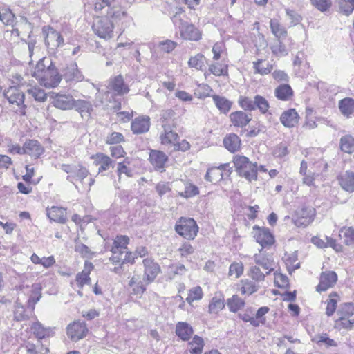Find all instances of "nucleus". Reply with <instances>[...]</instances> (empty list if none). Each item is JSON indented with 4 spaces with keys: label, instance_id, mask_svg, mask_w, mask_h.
I'll return each mask as SVG.
<instances>
[{
    "label": "nucleus",
    "instance_id": "obj_1",
    "mask_svg": "<svg viewBox=\"0 0 354 354\" xmlns=\"http://www.w3.org/2000/svg\"><path fill=\"white\" fill-rule=\"evenodd\" d=\"M41 85L53 88L60 82L61 77L50 58L43 57L37 62L32 73Z\"/></svg>",
    "mask_w": 354,
    "mask_h": 354
},
{
    "label": "nucleus",
    "instance_id": "obj_2",
    "mask_svg": "<svg viewBox=\"0 0 354 354\" xmlns=\"http://www.w3.org/2000/svg\"><path fill=\"white\" fill-rule=\"evenodd\" d=\"M128 243L129 238L127 236H116L111 249L112 257L110 258L113 263L123 264L133 262L134 257L127 251Z\"/></svg>",
    "mask_w": 354,
    "mask_h": 354
},
{
    "label": "nucleus",
    "instance_id": "obj_3",
    "mask_svg": "<svg viewBox=\"0 0 354 354\" xmlns=\"http://www.w3.org/2000/svg\"><path fill=\"white\" fill-rule=\"evenodd\" d=\"M233 162L241 176L249 181L257 180L258 171L257 163H252L247 157L241 156H235Z\"/></svg>",
    "mask_w": 354,
    "mask_h": 354
},
{
    "label": "nucleus",
    "instance_id": "obj_4",
    "mask_svg": "<svg viewBox=\"0 0 354 354\" xmlns=\"http://www.w3.org/2000/svg\"><path fill=\"white\" fill-rule=\"evenodd\" d=\"M175 230L183 238L193 240L197 236L198 227L193 218L181 217L175 225Z\"/></svg>",
    "mask_w": 354,
    "mask_h": 354
},
{
    "label": "nucleus",
    "instance_id": "obj_5",
    "mask_svg": "<svg viewBox=\"0 0 354 354\" xmlns=\"http://www.w3.org/2000/svg\"><path fill=\"white\" fill-rule=\"evenodd\" d=\"M12 109L20 115L26 114V106L24 104V94L16 87H10L4 93Z\"/></svg>",
    "mask_w": 354,
    "mask_h": 354
},
{
    "label": "nucleus",
    "instance_id": "obj_6",
    "mask_svg": "<svg viewBox=\"0 0 354 354\" xmlns=\"http://www.w3.org/2000/svg\"><path fill=\"white\" fill-rule=\"evenodd\" d=\"M315 210L310 207L298 209L292 214V222L297 227H306L314 220Z\"/></svg>",
    "mask_w": 354,
    "mask_h": 354
},
{
    "label": "nucleus",
    "instance_id": "obj_7",
    "mask_svg": "<svg viewBox=\"0 0 354 354\" xmlns=\"http://www.w3.org/2000/svg\"><path fill=\"white\" fill-rule=\"evenodd\" d=\"M61 169L66 173L68 174L67 180L73 183L74 185L75 182L77 180L82 182L89 174L88 170L80 164H63L61 166Z\"/></svg>",
    "mask_w": 354,
    "mask_h": 354
},
{
    "label": "nucleus",
    "instance_id": "obj_8",
    "mask_svg": "<svg viewBox=\"0 0 354 354\" xmlns=\"http://www.w3.org/2000/svg\"><path fill=\"white\" fill-rule=\"evenodd\" d=\"M252 235L262 248H269L274 243V237L269 229L254 225L252 227Z\"/></svg>",
    "mask_w": 354,
    "mask_h": 354
},
{
    "label": "nucleus",
    "instance_id": "obj_9",
    "mask_svg": "<svg viewBox=\"0 0 354 354\" xmlns=\"http://www.w3.org/2000/svg\"><path fill=\"white\" fill-rule=\"evenodd\" d=\"M43 35L45 38L46 46L50 50H54L60 46L64 42V39L60 33L54 30L50 26H44Z\"/></svg>",
    "mask_w": 354,
    "mask_h": 354
},
{
    "label": "nucleus",
    "instance_id": "obj_10",
    "mask_svg": "<svg viewBox=\"0 0 354 354\" xmlns=\"http://www.w3.org/2000/svg\"><path fill=\"white\" fill-rule=\"evenodd\" d=\"M295 43L291 38L277 39L270 45L274 55L278 57L286 56L294 48Z\"/></svg>",
    "mask_w": 354,
    "mask_h": 354
},
{
    "label": "nucleus",
    "instance_id": "obj_11",
    "mask_svg": "<svg viewBox=\"0 0 354 354\" xmlns=\"http://www.w3.org/2000/svg\"><path fill=\"white\" fill-rule=\"evenodd\" d=\"M107 92L113 95H123L129 93V88L124 83L121 75L115 76L109 80Z\"/></svg>",
    "mask_w": 354,
    "mask_h": 354
},
{
    "label": "nucleus",
    "instance_id": "obj_12",
    "mask_svg": "<svg viewBox=\"0 0 354 354\" xmlns=\"http://www.w3.org/2000/svg\"><path fill=\"white\" fill-rule=\"evenodd\" d=\"M142 262L145 267L143 281L149 284L154 281L160 268L159 265L151 258H145Z\"/></svg>",
    "mask_w": 354,
    "mask_h": 354
},
{
    "label": "nucleus",
    "instance_id": "obj_13",
    "mask_svg": "<svg viewBox=\"0 0 354 354\" xmlns=\"http://www.w3.org/2000/svg\"><path fill=\"white\" fill-rule=\"evenodd\" d=\"M163 131L160 134L161 144L172 150L176 141L178 140V134L174 131L169 124H162Z\"/></svg>",
    "mask_w": 354,
    "mask_h": 354
},
{
    "label": "nucleus",
    "instance_id": "obj_14",
    "mask_svg": "<svg viewBox=\"0 0 354 354\" xmlns=\"http://www.w3.org/2000/svg\"><path fill=\"white\" fill-rule=\"evenodd\" d=\"M87 333L88 328L84 322H74L67 327V335L74 342L86 337Z\"/></svg>",
    "mask_w": 354,
    "mask_h": 354
},
{
    "label": "nucleus",
    "instance_id": "obj_15",
    "mask_svg": "<svg viewBox=\"0 0 354 354\" xmlns=\"http://www.w3.org/2000/svg\"><path fill=\"white\" fill-rule=\"evenodd\" d=\"M337 280V276L333 271L323 272L319 278V283L317 286L319 292L326 291L333 287Z\"/></svg>",
    "mask_w": 354,
    "mask_h": 354
},
{
    "label": "nucleus",
    "instance_id": "obj_16",
    "mask_svg": "<svg viewBox=\"0 0 354 354\" xmlns=\"http://www.w3.org/2000/svg\"><path fill=\"white\" fill-rule=\"evenodd\" d=\"M179 30L184 39L198 41L201 38V32L193 24H181Z\"/></svg>",
    "mask_w": 354,
    "mask_h": 354
},
{
    "label": "nucleus",
    "instance_id": "obj_17",
    "mask_svg": "<svg viewBox=\"0 0 354 354\" xmlns=\"http://www.w3.org/2000/svg\"><path fill=\"white\" fill-rule=\"evenodd\" d=\"M149 160L156 170L163 171L165 164L168 160V157L161 151L151 150L149 153Z\"/></svg>",
    "mask_w": 354,
    "mask_h": 354
},
{
    "label": "nucleus",
    "instance_id": "obj_18",
    "mask_svg": "<svg viewBox=\"0 0 354 354\" xmlns=\"http://www.w3.org/2000/svg\"><path fill=\"white\" fill-rule=\"evenodd\" d=\"M53 104L55 107L62 110H70L73 109L74 99L71 95L64 94H55Z\"/></svg>",
    "mask_w": 354,
    "mask_h": 354
},
{
    "label": "nucleus",
    "instance_id": "obj_19",
    "mask_svg": "<svg viewBox=\"0 0 354 354\" xmlns=\"http://www.w3.org/2000/svg\"><path fill=\"white\" fill-rule=\"evenodd\" d=\"M299 115L295 109H290L282 113L280 116L281 124L286 127H293L299 122Z\"/></svg>",
    "mask_w": 354,
    "mask_h": 354
},
{
    "label": "nucleus",
    "instance_id": "obj_20",
    "mask_svg": "<svg viewBox=\"0 0 354 354\" xmlns=\"http://www.w3.org/2000/svg\"><path fill=\"white\" fill-rule=\"evenodd\" d=\"M150 118L149 116H140L131 122V130L133 133H143L149 129Z\"/></svg>",
    "mask_w": 354,
    "mask_h": 354
},
{
    "label": "nucleus",
    "instance_id": "obj_21",
    "mask_svg": "<svg viewBox=\"0 0 354 354\" xmlns=\"http://www.w3.org/2000/svg\"><path fill=\"white\" fill-rule=\"evenodd\" d=\"M113 24H93L94 32L100 38L110 39L113 35Z\"/></svg>",
    "mask_w": 354,
    "mask_h": 354
},
{
    "label": "nucleus",
    "instance_id": "obj_22",
    "mask_svg": "<svg viewBox=\"0 0 354 354\" xmlns=\"http://www.w3.org/2000/svg\"><path fill=\"white\" fill-rule=\"evenodd\" d=\"M24 153L32 157L39 158L44 152V149L39 142L35 140H30L26 142L23 146Z\"/></svg>",
    "mask_w": 354,
    "mask_h": 354
},
{
    "label": "nucleus",
    "instance_id": "obj_23",
    "mask_svg": "<svg viewBox=\"0 0 354 354\" xmlns=\"http://www.w3.org/2000/svg\"><path fill=\"white\" fill-rule=\"evenodd\" d=\"M46 215L50 220L57 223H64L66 219V209L56 206L47 208Z\"/></svg>",
    "mask_w": 354,
    "mask_h": 354
},
{
    "label": "nucleus",
    "instance_id": "obj_24",
    "mask_svg": "<svg viewBox=\"0 0 354 354\" xmlns=\"http://www.w3.org/2000/svg\"><path fill=\"white\" fill-rule=\"evenodd\" d=\"M194 333L190 324L185 322H179L176 325V334L183 341H187Z\"/></svg>",
    "mask_w": 354,
    "mask_h": 354
},
{
    "label": "nucleus",
    "instance_id": "obj_25",
    "mask_svg": "<svg viewBox=\"0 0 354 354\" xmlns=\"http://www.w3.org/2000/svg\"><path fill=\"white\" fill-rule=\"evenodd\" d=\"M253 259L257 265L261 266L263 270H268L267 274L274 270V263L270 257L259 253L255 254Z\"/></svg>",
    "mask_w": 354,
    "mask_h": 354
},
{
    "label": "nucleus",
    "instance_id": "obj_26",
    "mask_svg": "<svg viewBox=\"0 0 354 354\" xmlns=\"http://www.w3.org/2000/svg\"><path fill=\"white\" fill-rule=\"evenodd\" d=\"M230 118L233 125L238 127L246 126L251 120L250 115L243 111L232 112L230 115Z\"/></svg>",
    "mask_w": 354,
    "mask_h": 354
},
{
    "label": "nucleus",
    "instance_id": "obj_27",
    "mask_svg": "<svg viewBox=\"0 0 354 354\" xmlns=\"http://www.w3.org/2000/svg\"><path fill=\"white\" fill-rule=\"evenodd\" d=\"M338 107L341 113L349 118L354 113V99L346 97L339 100Z\"/></svg>",
    "mask_w": 354,
    "mask_h": 354
},
{
    "label": "nucleus",
    "instance_id": "obj_28",
    "mask_svg": "<svg viewBox=\"0 0 354 354\" xmlns=\"http://www.w3.org/2000/svg\"><path fill=\"white\" fill-rule=\"evenodd\" d=\"M31 328L33 330L34 334L38 339L48 337L53 335L55 333V328H46L38 322H35L32 324Z\"/></svg>",
    "mask_w": 354,
    "mask_h": 354
},
{
    "label": "nucleus",
    "instance_id": "obj_29",
    "mask_svg": "<svg viewBox=\"0 0 354 354\" xmlns=\"http://www.w3.org/2000/svg\"><path fill=\"white\" fill-rule=\"evenodd\" d=\"M274 95L278 100L288 101L292 97L293 91L288 84H280L275 88Z\"/></svg>",
    "mask_w": 354,
    "mask_h": 354
},
{
    "label": "nucleus",
    "instance_id": "obj_30",
    "mask_svg": "<svg viewBox=\"0 0 354 354\" xmlns=\"http://www.w3.org/2000/svg\"><path fill=\"white\" fill-rule=\"evenodd\" d=\"M223 145L229 151L234 153L239 149L241 140L236 134L230 133L224 138Z\"/></svg>",
    "mask_w": 354,
    "mask_h": 354
},
{
    "label": "nucleus",
    "instance_id": "obj_31",
    "mask_svg": "<svg viewBox=\"0 0 354 354\" xmlns=\"http://www.w3.org/2000/svg\"><path fill=\"white\" fill-rule=\"evenodd\" d=\"M30 261L35 265H41L43 268L48 269L52 267L56 262L53 256L39 257L37 254L33 253L30 257Z\"/></svg>",
    "mask_w": 354,
    "mask_h": 354
},
{
    "label": "nucleus",
    "instance_id": "obj_32",
    "mask_svg": "<svg viewBox=\"0 0 354 354\" xmlns=\"http://www.w3.org/2000/svg\"><path fill=\"white\" fill-rule=\"evenodd\" d=\"M259 288L254 282L248 279L241 280L238 284V288L242 295H250L256 292Z\"/></svg>",
    "mask_w": 354,
    "mask_h": 354
},
{
    "label": "nucleus",
    "instance_id": "obj_33",
    "mask_svg": "<svg viewBox=\"0 0 354 354\" xmlns=\"http://www.w3.org/2000/svg\"><path fill=\"white\" fill-rule=\"evenodd\" d=\"M93 268V266L91 263L85 262L83 270L78 273L76 277V281L80 287L88 283L90 281L89 274Z\"/></svg>",
    "mask_w": 354,
    "mask_h": 354
},
{
    "label": "nucleus",
    "instance_id": "obj_34",
    "mask_svg": "<svg viewBox=\"0 0 354 354\" xmlns=\"http://www.w3.org/2000/svg\"><path fill=\"white\" fill-rule=\"evenodd\" d=\"M73 108L81 114L82 117L84 115L88 117L93 110L91 103L84 100H74Z\"/></svg>",
    "mask_w": 354,
    "mask_h": 354
},
{
    "label": "nucleus",
    "instance_id": "obj_35",
    "mask_svg": "<svg viewBox=\"0 0 354 354\" xmlns=\"http://www.w3.org/2000/svg\"><path fill=\"white\" fill-rule=\"evenodd\" d=\"M339 183L342 187L347 191L352 192L354 191V173L352 171H346L339 179Z\"/></svg>",
    "mask_w": 354,
    "mask_h": 354
},
{
    "label": "nucleus",
    "instance_id": "obj_36",
    "mask_svg": "<svg viewBox=\"0 0 354 354\" xmlns=\"http://www.w3.org/2000/svg\"><path fill=\"white\" fill-rule=\"evenodd\" d=\"M227 165L211 168L207 170L205 178L207 181L216 183L223 179V169Z\"/></svg>",
    "mask_w": 354,
    "mask_h": 354
},
{
    "label": "nucleus",
    "instance_id": "obj_37",
    "mask_svg": "<svg viewBox=\"0 0 354 354\" xmlns=\"http://www.w3.org/2000/svg\"><path fill=\"white\" fill-rule=\"evenodd\" d=\"M95 160L96 165H100L99 172L106 171L112 166V160L104 153H97L92 157Z\"/></svg>",
    "mask_w": 354,
    "mask_h": 354
},
{
    "label": "nucleus",
    "instance_id": "obj_38",
    "mask_svg": "<svg viewBox=\"0 0 354 354\" xmlns=\"http://www.w3.org/2000/svg\"><path fill=\"white\" fill-rule=\"evenodd\" d=\"M213 101L216 108L221 113L226 114L229 112L232 106V102L226 99L225 97L218 95H212Z\"/></svg>",
    "mask_w": 354,
    "mask_h": 354
},
{
    "label": "nucleus",
    "instance_id": "obj_39",
    "mask_svg": "<svg viewBox=\"0 0 354 354\" xmlns=\"http://www.w3.org/2000/svg\"><path fill=\"white\" fill-rule=\"evenodd\" d=\"M225 307L224 297L221 295H216L209 304V313L217 314Z\"/></svg>",
    "mask_w": 354,
    "mask_h": 354
},
{
    "label": "nucleus",
    "instance_id": "obj_40",
    "mask_svg": "<svg viewBox=\"0 0 354 354\" xmlns=\"http://www.w3.org/2000/svg\"><path fill=\"white\" fill-rule=\"evenodd\" d=\"M284 261L288 272L290 273L298 269L300 266V263L298 261V256L297 252H292L290 254H286L284 257Z\"/></svg>",
    "mask_w": 354,
    "mask_h": 354
},
{
    "label": "nucleus",
    "instance_id": "obj_41",
    "mask_svg": "<svg viewBox=\"0 0 354 354\" xmlns=\"http://www.w3.org/2000/svg\"><path fill=\"white\" fill-rule=\"evenodd\" d=\"M64 76L67 81L80 82L83 80V75L78 70L76 64L71 65L64 73Z\"/></svg>",
    "mask_w": 354,
    "mask_h": 354
},
{
    "label": "nucleus",
    "instance_id": "obj_42",
    "mask_svg": "<svg viewBox=\"0 0 354 354\" xmlns=\"http://www.w3.org/2000/svg\"><path fill=\"white\" fill-rule=\"evenodd\" d=\"M340 149L347 153L354 152V137L351 135H346L340 139Z\"/></svg>",
    "mask_w": 354,
    "mask_h": 354
},
{
    "label": "nucleus",
    "instance_id": "obj_43",
    "mask_svg": "<svg viewBox=\"0 0 354 354\" xmlns=\"http://www.w3.org/2000/svg\"><path fill=\"white\" fill-rule=\"evenodd\" d=\"M191 354H201L203 352L204 342L203 338L195 335L193 339L189 343Z\"/></svg>",
    "mask_w": 354,
    "mask_h": 354
},
{
    "label": "nucleus",
    "instance_id": "obj_44",
    "mask_svg": "<svg viewBox=\"0 0 354 354\" xmlns=\"http://www.w3.org/2000/svg\"><path fill=\"white\" fill-rule=\"evenodd\" d=\"M253 64L255 73L261 75H267L270 73L272 69V65L262 59H258L257 62H254Z\"/></svg>",
    "mask_w": 354,
    "mask_h": 354
},
{
    "label": "nucleus",
    "instance_id": "obj_45",
    "mask_svg": "<svg viewBox=\"0 0 354 354\" xmlns=\"http://www.w3.org/2000/svg\"><path fill=\"white\" fill-rule=\"evenodd\" d=\"M129 285L132 288V294L141 297V295L146 290V288L142 285L141 281H138V279L135 277H133L129 282Z\"/></svg>",
    "mask_w": 354,
    "mask_h": 354
},
{
    "label": "nucleus",
    "instance_id": "obj_46",
    "mask_svg": "<svg viewBox=\"0 0 354 354\" xmlns=\"http://www.w3.org/2000/svg\"><path fill=\"white\" fill-rule=\"evenodd\" d=\"M227 304L231 312L236 313L243 307L244 301L237 295H233L228 299Z\"/></svg>",
    "mask_w": 354,
    "mask_h": 354
},
{
    "label": "nucleus",
    "instance_id": "obj_47",
    "mask_svg": "<svg viewBox=\"0 0 354 354\" xmlns=\"http://www.w3.org/2000/svg\"><path fill=\"white\" fill-rule=\"evenodd\" d=\"M203 296V292L202 288L200 286H195L189 290V294L187 297L186 298V301L192 304V302L195 301H198L202 299Z\"/></svg>",
    "mask_w": 354,
    "mask_h": 354
},
{
    "label": "nucleus",
    "instance_id": "obj_48",
    "mask_svg": "<svg viewBox=\"0 0 354 354\" xmlns=\"http://www.w3.org/2000/svg\"><path fill=\"white\" fill-rule=\"evenodd\" d=\"M338 295L336 292H333L329 295V299L327 301V306L326 308V314L328 316H331L336 310L338 301Z\"/></svg>",
    "mask_w": 354,
    "mask_h": 354
},
{
    "label": "nucleus",
    "instance_id": "obj_49",
    "mask_svg": "<svg viewBox=\"0 0 354 354\" xmlns=\"http://www.w3.org/2000/svg\"><path fill=\"white\" fill-rule=\"evenodd\" d=\"M209 71L216 76L225 75L227 73V65L218 62L212 64L209 66Z\"/></svg>",
    "mask_w": 354,
    "mask_h": 354
},
{
    "label": "nucleus",
    "instance_id": "obj_50",
    "mask_svg": "<svg viewBox=\"0 0 354 354\" xmlns=\"http://www.w3.org/2000/svg\"><path fill=\"white\" fill-rule=\"evenodd\" d=\"M27 93L30 95L36 101L39 102H44L47 97L45 91L37 86L28 88Z\"/></svg>",
    "mask_w": 354,
    "mask_h": 354
},
{
    "label": "nucleus",
    "instance_id": "obj_51",
    "mask_svg": "<svg viewBox=\"0 0 354 354\" xmlns=\"http://www.w3.org/2000/svg\"><path fill=\"white\" fill-rule=\"evenodd\" d=\"M339 236L344 239L346 245L353 244L354 243V228L348 227L342 229Z\"/></svg>",
    "mask_w": 354,
    "mask_h": 354
},
{
    "label": "nucleus",
    "instance_id": "obj_52",
    "mask_svg": "<svg viewBox=\"0 0 354 354\" xmlns=\"http://www.w3.org/2000/svg\"><path fill=\"white\" fill-rule=\"evenodd\" d=\"M199 194L198 188L194 184L187 182L185 183L184 192H180L179 195L184 198H190Z\"/></svg>",
    "mask_w": 354,
    "mask_h": 354
},
{
    "label": "nucleus",
    "instance_id": "obj_53",
    "mask_svg": "<svg viewBox=\"0 0 354 354\" xmlns=\"http://www.w3.org/2000/svg\"><path fill=\"white\" fill-rule=\"evenodd\" d=\"M204 61L205 57L202 54H197L189 58L188 65L190 68H194L196 70H203Z\"/></svg>",
    "mask_w": 354,
    "mask_h": 354
},
{
    "label": "nucleus",
    "instance_id": "obj_54",
    "mask_svg": "<svg viewBox=\"0 0 354 354\" xmlns=\"http://www.w3.org/2000/svg\"><path fill=\"white\" fill-rule=\"evenodd\" d=\"M272 32L278 39H288L287 32L281 24H270Z\"/></svg>",
    "mask_w": 354,
    "mask_h": 354
},
{
    "label": "nucleus",
    "instance_id": "obj_55",
    "mask_svg": "<svg viewBox=\"0 0 354 354\" xmlns=\"http://www.w3.org/2000/svg\"><path fill=\"white\" fill-rule=\"evenodd\" d=\"M255 107H257L261 113L265 114L268 112L270 106L268 100L265 97L257 95L254 97V108Z\"/></svg>",
    "mask_w": 354,
    "mask_h": 354
},
{
    "label": "nucleus",
    "instance_id": "obj_56",
    "mask_svg": "<svg viewBox=\"0 0 354 354\" xmlns=\"http://www.w3.org/2000/svg\"><path fill=\"white\" fill-rule=\"evenodd\" d=\"M248 276L256 282L263 281L266 275L261 271L260 268L257 266H251L248 273Z\"/></svg>",
    "mask_w": 354,
    "mask_h": 354
},
{
    "label": "nucleus",
    "instance_id": "obj_57",
    "mask_svg": "<svg viewBox=\"0 0 354 354\" xmlns=\"http://www.w3.org/2000/svg\"><path fill=\"white\" fill-rule=\"evenodd\" d=\"M243 272V265L241 262H234L232 263L229 268V275L237 279L240 277Z\"/></svg>",
    "mask_w": 354,
    "mask_h": 354
},
{
    "label": "nucleus",
    "instance_id": "obj_58",
    "mask_svg": "<svg viewBox=\"0 0 354 354\" xmlns=\"http://www.w3.org/2000/svg\"><path fill=\"white\" fill-rule=\"evenodd\" d=\"M129 164L130 161L128 158H126L124 162L118 163L117 172L119 179H120L121 175L123 174H125L127 177L132 176V171L127 167V165Z\"/></svg>",
    "mask_w": 354,
    "mask_h": 354
},
{
    "label": "nucleus",
    "instance_id": "obj_59",
    "mask_svg": "<svg viewBox=\"0 0 354 354\" xmlns=\"http://www.w3.org/2000/svg\"><path fill=\"white\" fill-rule=\"evenodd\" d=\"M178 251L182 258H187L194 252V248L189 243L183 242L178 249Z\"/></svg>",
    "mask_w": 354,
    "mask_h": 354
},
{
    "label": "nucleus",
    "instance_id": "obj_60",
    "mask_svg": "<svg viewBox=\"0 0 354 354\" xmlns=\"http://www.w3.org/2000/svg\"><path fill=\"white\" fill-rule=\"evenodd\" d=\"M312 5L321 12L327 11L332 5L330 0H310Z\"/></svg>",
    "mask_w": 354,
    "mask_h": 354
},
{
    "label": "nucleus",
    "instance_id": "obj_61",
    "mask_svg": "<svg viewBox=\"0 0 354 354\" xmlns=\"http://www.w3.org/2000/svg\"><path fill=\"white\" fill-rule=\"evenodd\" d=\"M339 10L346 15L352 13L354 7L350 0H338Z\"/></svg>",
    "mask_w": 354,
    "mask_h": 354
},
{
    "label": "nucleus",
    "instance_id": "obj_62",
    "mask_svg": "<svg viewBox=\"0 0 354 354\" xmlns=\"http://www.w3.org/2000/svg\"><path fill=\"white\" fill-rule=\"evenodd\" d=\"M124 141V136L119 132H112L109 133L106 139V142L109 145L119 144Z\"/></svg>",
    "mask_w": 354,
    "mask_h": 354
},
{
    "label": "nucleus",
    "instance_id": "obj_63",
    "mask_svg": "<svg viewBox=\"0 0 354 354\" xmlns=\"http://www.w3.org/2000/svg\"><path fill=\"white\" fill-rule=\"evenodd\" d=\"M15 15L10 8L6 7L0 8V21L10 22L13 21Z\"/></svg>",
    "mask_w": 354,
    "mask_h": 354
},
{
    "label": "nucleus",
    "instance_id": "obj_64",
    "mask_svg": "<svg viewBox=\"0 0 354 354\" xmlns=\"http://www.w3.org/2000/svg\"><path fill=\"white\" fill-rule=\"evenodd\" d=\"M239 105L245 110L252 111L254 109V100L248 97L241 96L239 99Z\"/></svg>",
    "mask_w": 354,
    "mask_h": 354
}]
</instances>
